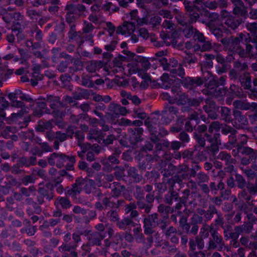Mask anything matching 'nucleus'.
<instances>
[{
    "label": "nucleus",
    "instance_id": "nucleus-28",
    "mask_svg": "<svg viewBox=\"0 0 257 257\" xmlns=\"http://www.w3.org/2000/svg\"><path fill=\"white\" fill-rule=\"evenodd\" d=\"M217 110L220 114L221 119L227 123H230L232 121V113H231L230 109L227 107L219 106V108Z\"/></svg>",
    "mask_w": 257,
    "mask_h": 257
},
{
    "label": "nucleus",
    "instance_id": "nucleus-15",
    "mask_svg": "<svg viewBox=\"0 0 257 257\" xmlns=\"http://www.w3.org/2000/svg\"><path fill=\"white\" fill-rule=\"evenodd\" d=\"M70 157L64 154L53 153L48 158V162L50 165L54 166L56 160V166L60 168L64 166V163L69 159Z\"/></svg>",
    "mask_w": 257,
    "mask_h": 257
},
{
    "label": "nucleus",
    "instance_id": "nucleus-55",
    "mask_svg": "<svg viewBox=\"0 0 257 257\" xmlns=\"http://www.w3.org/2000/svg\"><path fill=\"white\" fill-rule=\"evenodd\" d=\"M247 30L251 34V37L253 38L257 34V23L255 22L247 23L246 24Z\"/></svg>",
    "mask_w": 257,
    "mask_h": 257
},
{
    "label": "nucleus",
    "instance_id": "nucleus-46",
    "mask_svg": "<svg viewBox=\"0 0 257 257\" xmlns=\"http://www.w3.org/2000/svg\"><path fill=\"white\" fill-rule=\"evenodd\" d=\"M134 196L137 200L144 199L145 192L143 187L139 185H136L134 191Z\"/></svg>",
    "mask_w": 257,
    "mask_h": 257
},
{
    "label": "nucleus",
    "instance_id": "nucleus-1",
    "mask_svg": "<svg viewBox=\"0 0 257 257\" xmlns=\"http://www.w3.org/2000/svg\"><path fill=\"white\" fill-rule=\"evenodd\" d=\"M233 5L232 14L225 10L221 11L222 19H225L224 24L232 30H235L249 17L248 7L242 0H230Z\"/></svg>",
    "mask_w": 257,
    "mask_h": 257
},
{
    "label": "nucleus",
    "instance_id": "nucleus-29",
    "mask_svg": "<svg viewBox=\"0 0 257 257\" xmlns=\"http://www.w3.org/2000/svg\"><path fill=\"white\" fill-rule=\"evenodd\" d=\"M127 176L132 178L135 183L140 182L143 179L141 175L138 173V170L135 167H130L127 169Z\"/></svg>",
    "mask_w": 257,
    "mask_h": 257
},
{
    "label": "nucleus",
    "instance_id": "nucleus-20",
    "mask_svg": "<svg viewBox=\"0 0 257 257\" xmlns=\"http://www.w3.org/2000/svg\"><path fill=\"white\" fill-rule=\"evenodd\" d=\"M8 97L10 100H13L15 99H18V98H20L22 100L32 103V104L30 105V106H34L35 100L29 95H27L23 93L22 91L20 89H17L14 92L9 93Z\"/></svg>",
    "mask_w": 257,
    "mask_h": 257
},
{
    "label": "nucleus",
    "instance_id": "nucleus-36",
    "mask_svg": "<svg viewBox=\"0 0 257 257\" xmlns=\"http://www.w3.org/2000/svg\"><path fill=\"white\" fill-rule=\"evenodd\" d=\"M240 81L243 83V87L244 89L249 90L250 93L253 88H251V77L249 76L248 73H244L243 74V77L242 78L241 76L239 77Z\"/></svg>",
    "mask_w": 257,
    "mask_h": 257
},
{
    "label": "nucleus",
    "instance_id": "nucleus-30",
    "mask_svg": "<svg viewBox=\"0 0 257 257\" xmlns=\"http://www.w3.org/2000/svg\"><path fill=\"white\" fill-rule=\"evenodd\" d=\"M116 225L119 228L125 230L127 227L130 226L134 227L136 226V223L133 220V219L130 217H124L122 220L118 221L116 223Z\"/></svg>",
    "mask_w": 257,
    "mask_h": 257
},
{
    "label": "nucleus",
    "instance_id": "nucleus-34",
    "mask_svg": "<svg viewBox=\"0 0 257 257\" xmlns=\"http://www.w3.org/2000/svg\"><path fill=\"white\" fill-rule=\"evenodd\" d=\"M145 177L147 181L154 182L155 183L160 178V174L158 171L154 169L151 171H147L145 174Z\"/></svg>",
    "mask_w": 257,
    "mask_h": 257
},
{
    "label": "nucleus",
    "instance_id": "nucleus-32",
    "mask_svg": "<svg viewBox=\"0 0 257 257\" xmlns=\"http://www.w3.org/2000/svg\"><path fill=\"white\" fill-rule=\"evenodd\" d=\"M217 159L225 162L226 164H234L236 162V160L231 157L230 154L226 153L224 151L220 152L217 156Z\"/></svg>",
    "mask_w": 257,
    "mask_h": 257
},
{
    "label": "nucleus",
    "instance_id": "nucleus-47",
    "mask_svg": "<svg viewBox=\"0 0 257 257\" xmlns=\"http://www.w3.org/2000/svg\"><path fill=\"white\" fill-rule=\"evenodd\" d=\"M235 178L236 186H237L238 188L243 189L245 187L247 188V183L242 175L239 174H235Z\"/></svg>",
    "mask_w": 257,
    "mask_h": 257
},
{
    "label": "nucleus",
    "instance_id": "nucleus-41",
    "mask_svg": "<svg viewBox=\"0 0 257 257\" xmlns=\"http://www.w3.org/2000/svg\"><path fill=\"white\" fill-rule=\"evenodd\" d=\"M2 9L5 12L2 19L7 24H10L13 19H19L21 16L19 13H9L6 9L3 8Z\"/></svg>",
    "mask_w": 257,
    "mask_h": 257
},
{
    "label": "nucleus",
    "instance_id": "nucleus-52",
    "mask_svg": "<svg viewBox=\"0 0 257 257\" xmlns=\"http://www.w3.org/2000/svg\"><path fill=\"white\" fill-rule=\"evenodd\" d=\"M135 60L141 62L143 69L146 71L150 68V63L146 58L143 57L137 56L135 58Z\"/></svg>",
    "mask_w": 257,
    "mask_h": 257
},
{
    "label": "nucleus",
    "instance_id": "nucleus-64",
    "mask_svg": "<svg viewBox=\"0 0 257 257\" xmlns=\"http://www.w3.org/2000/svg\"><path fill=\"white\" fill-rule=\"evenodd\" d=\"M154 185L160 194L165 192L167 190V184L165 182H157V181L154 183Z\"/></svg>",
    "mask_w": 257,
    "mask_h": 257
},
{
    "label": "nucleus",
    "instance_id": "nucleus-39",
    "mask_svg": "<svg viewBox=\"0 0 257 257\" xmlns=\"http://www.w3.org/2000/svg\"><path fill=\"white\" fill-rule=\"evenodd\" d=\"M220 130H221V133L224 135H234L237 134V131L234 127L226 124H223L220 123Z\"/></svg>",
    "mask_w": 257,
    "mask_h": 257
},
{
    "label": "nucleus",
    "instance_id": "nucleus-33",
    "mask_svg": "<svg viewBox=\"0 0 257 257\" xmlns=\"http://www.w3.org/2000/svg\"><path fill=\"white\" fill-rule=\"evenodd\" d=\"M240 234H249L253 230V226L250 222L244 221L241 225L236 226Z\"/></svg>",
    "mask_w": 257,
    "mask_h": 257
},
{
    "label": "nucleus",
    "instance_id": "nucleus-59",
    "mask_svg": "<svg viewBox=\"0 0 257 257\" xmlns=\"http://www.w3.org/2000/svg\"><path fill=\"white\" fill-rule=\"evenodd\" d=\"M106 216L111 221L115 222L118 221L119 216L116 210L111 209L108 211Z\"/></svg>",
    "mask_w": 257,
    "mask_h": 257
},
{
    "label": "nucleus",
    "instance_id": "nucleus-14",
    "mask_svg": "<svg viewBox=\"0 0 257 257\" xmlns=\"http://www.w3.org/2000/svg\"><path fill=\"white\" fill-rule=\"evenodd\" d=\"M206 77L202 78L200 77L185 78L182 82L183 86L189 90H193L197 86L202 85L204 81H207Z\"/></svg>",
    "mask_w": 257,
    "mask_h": 257
},
{
    "label": "nucleus",
    "instance_id": "nucleus-17",
    "mask_svg": "<svg viewBox=\"0 0 257 257\" xmlns=\"http://www.w3.org/2000/svg\"><path fill=\"white\" fill-rule=\"evenodd\" d=\"M85 180L82 177H78L75 182L72 185L71 188L67 190V194L69 196H76L82 191L83 185L85 184Z\"/></svg>",
    "mask_w": 257,
    "mask_h": 257
},
{
    "label": "nucleus",
    "instance_id": "nucleus-3",
    "mask_svg": "<svg viewBox=\"0 0 257 257\" xmlns=\"http://www.w3.org/2000/svg\"><path fill=\"white\" fill-rule=\"evenodd\" d=\"M193 137L199 147L204 148L206 145V141L210 143L207 150L213 155H216L219 151V146L221 145L220 134L215 133L212 136L211 134L205 133L204 135L193 133Z\"/></svg>",
    "mask_w": 257,
    "mask_h": 257
},
{
    "label": "nucleus",
    "instance_id": "nucleus-57",
    "mask_svg": "<svg viewBox=\"0 0 257 257\" xmlns=\"http://www.w3.org/2000/svg\"><path fill=\"white\" fill-rule=\"evenodd\" d=\"M6 181L5 182L6 186L11 188L12 186H16L18 184L17 180L11 175L6 176Z\"/></svg>",
    "mask_w": 257,
    "mask_h": 257
},
{
    "label": "nucleus",
    "instance_id": "nucleus-18",
    "mask_svg": "<svg viewBox=\"0 0 257 257\" xmlns=\"http://www.w3.org/2000/svg\"><path fill=\"white\" fill-rule=\"evenodd\" d=\"M130 133L129 141L133 145H135L137 143L143 140L142 135L144 129L142 127H134L128 130Z\"/></svg>",
    "mask_w": 257,
    "mask_h": 257
},
{
    "label": "nucleus",
    "instance_id": "nucleus-4",
    "mask_svg": "<svg viewBox=\"0 0 257 257\" xmlns=\"http://www.w3.org/2000/svg\"><path fill=\"white\" fill-rule=\"evenodd\" d=\"M143 216L144 231L146 235H152L156 233L154 229L157 226L162 230H165L167 226V222L164 219L159 218L157 213L143 215Z\"/></svg>",
    "mask_w": 257,
    "mask_h": 257
},
{
    "label": "nucleus",
    "instance_id": "nucleus-24",
    "mask_svg": "<svg viewBox=\"0 0 257 257\" xmlns=\"http://www.w3.org/2000/svg\"><path fill=\"white\" fill-rule=\"evenodd\" d=\"M104 238V235H102L100 232L93 231L91 234L88 236L87 241L89 244L93 246H100L101 241Z\"/></svg>",
    "mask_w": 257,
    "mask_h": 257
},
{
    "label": "nucleus",
    "instance_id": "nucleus-25",
    "mask_svg": "<svg viewBox=\"0 0 257 257\" xmlns=\"http://www.w3.org/2000/svg\"><path fill=\"white\" fill-rule=\"evenodd\" d=\"M164 202L169 205L173 202L181 203L179 193L176 191L168 192L164 196Z\"/></svg>",
    "mask_w": 257,
    "mask_h": 257
},
{
    "label": "nucleus",
    "instance_id": "nucleus-40",
    "mask_svg": "<svg viewBox=\"0 0 257 257\" xmlns=\"http://www.w3.org/2000/svg\"><path fill=\"white\" fill-rule=\"evenodd\" d=\"M168 112L171 114L177 116L179 113V108L171 104H166L163 110L161 111V114L162 115H166Z\"/></svg>",
    "mask_w": 257,
    "mask_h": 257
},
{
    "label": "nucleus",
    "instance_id": "nucleus-7",
    "mask_svg": "<svg viewBox=\"0 0 257 257\" xmlns=\"http://www.w3.org/2000/svg\"><path fill=\"white\" fill-rule=\"evenodd\" d=\"M38 100H45L50 104V107L53 109L52 114L54 116L61 117L63 115L61 109L64 108L65 106L63 102L60 101V98L59 96L50 95H47L46 97H41Z\"/></svg>",
    "mask_w": 257,
    "mask_h": 257
},
{
    "label": "nucleus",
    "instance_id": "nucleus-16",
    "mask_svg": "<svg viewBox=\"0 0 257 257\" xmlns=\"http://www.w3.org/2000/svg\"><path fill=\"white\" fill-rule=\"evenodd\" d=\"M208 75L211 77L207 83H205V86L210 89H216L219 86H224L226 81V76L218 78L216 76H213L211 72H207Z\"/></svg>",
    "mask_w": 257,
    "mask_h": 257
},
{
    "label": "nucleus",
    "instance_id": "nucleus-26",
    "mask_svg": "<svg viewBox=\"0 0 257 257\" xmlns=\"http://www.w3.org/2000/svg\"><path fill=\"white\" fill-rule=\"evenodd\" d=\"M173 170L176 171V174H179L185 178V180H188V172L190 171L189 166L185 164H182L178 166L171 165Z\"/></svg>",
    "mask_w": 257,
    "mask_h": 257
},
{
    "label": "nucleus",
    "instance_id": "nucleus-53",
    "mask_svg": "<svg viewBox=\"0 0 257 257\" xmlns=\"http://www.w3.org/2000/svg\"><path fill=\"white\" fill-rule=\"evenodd\" d=\"M78 245L70 243H63L59 247V250L62 252L66 251L70 252L71 250H75Z\"/></svg>",
    "mask_w": 257,
    "mask_h": 257
},
{
    "label": "nucleus",
    "instance_id": "nucleus-54",
    "mask_svg": "<svg viewBox=\"0 0 257 257\" xmlns=\"http://www.w3.org/2000/svg\"><path fill=\"white\" fill-rule=\"evenodd\" d=\"M11 101V106L13 107L20 108V110L27 111V107L25 104L22 101L18 100L15 99Z\"/></svg>",
    "mask_w": 257,
    "mask_h": 257
},
{
    "label": "nucleus",
    "instance_id": "nucleus-8",
    "mask_svg": "<svg viewBox=\"0 0 257 257\" xmlns=\"http://www.w3.org/2000/svg\"><path fill=\"white\" fill-rule=\"evenodd\" d=\"M174 100H175V103L178 106H182V107L189 106L190 107H197L203 101L204 98L201 97L191 98L187 93L183 92L178 95V97L175 98Z\"/></svg>",
    "mask_w": 257,
    "mask_h": 257
},
{
    "label": "nucleus",
    "instance_id": "nucleus-21",
    "mask_svg": "<svg viewBox=\"0 0 257 257\" xmlns=\"http://www.w3.org/2000/svg\"><path fill=\"white\" fill-rule=\"evenodd\" d=\"M240 233L236 226L232 227L230 225H226L225 228L223 229V235L225 240L238 239Z\"/></svg>",
    "mask_w": 257,
    "mask_h": 257
},
{
    "label": "nucleus",
    "instance_id": "nucleus-31",
    "mask_svg": "<svg viewBox=\"0 0 257 257\" xmlns=\"http://www.w3.org/2000/svg\"><path fill=\"white\" fill-rule=\"evenodd\" d=\"M54 205L56 206L60 205L62 208L65 209H69L72 206L70 200L67 197H57L54 202Z\"/></svg>",
    "mask_w": 257,
    "mask_h": 257
},
{
    "label": "nucleus",
    "instance_id": "nucleus-61",
    "mask_svg": "<svg viewBox=\"0 0 257 257\" xmlns=\"http://www.w3.org/2000/svg\"><path fill=\"white\" fill-rule=\"evenodd\" d=\"M141 172H145L147 169L151 168V164H149L145 159H140L138 166Z\"/></svg>",
    "mask_w": 257,
    "mask_h": 257
},
{
    "label": "nucleus",
    "instance_id": "nucleus-38",
    "mask_svg": "<svg viewBox=\"0 0 257 257\" xmlns=\"http://www.w3.org/2000/svg\"><path fill=\"white\" fill-rule=\"evenodd\" d=\"M136 202L140 210L143 211L146 214H149L153 206L152 204L146 203L144 199L138 200Z\"/></svg>",
    "mask_w": 257,
    "mask_h": 257
},
{
    "label": "nucleus",
    "instance_id": "nucleus-13",
    "mask_svg": "<svg viewBox=\"0 0 257 257\" xmlns=\"http://www.w3.org/2000/svg\"><path fill=\"white\" fill-rule=\"evenodd\" d=\"M108 110L110 111L106 113V115L110 117L111 120L113 121L117 115H125L128 113L126 107L122 106L120 104L111 102L108 106Z\"/></svg>",
    "mask_w": 257,
    "mask_h": 257
},
{
    "label": "nucleus",
    "instance_id": "nucleus-43",
    "mask_svg": "<svg viewBox=\"0 0 257 257\" xmlns=\"http://www.w3.org/2000/svg\"><path fill=\"white\" fill-rule=\"evenodd\" d=\"M170 71L173 77L178 76L183 78L185 75V69L182 64H180L177 68H173L170 69Z\"/></svg>",
    "mask_w": 257,
    "mask_h": 257
},
{
    "label": "nucleus",
    "instance_id": "nucleus-48",
    "mask_svg": "<svg viewBox=\"0 0 257 257\" xmlns=\"http://www.w3.org/2000/svg\"><path fill=\"white\" fill-rule=\"evenodd\" d=\"M225 187L224 183L221 181H219V182L216 183L215 182H211L209 184V188L210 190L214 192L215 194H217V192L218 190H222Z\"/></svg>",
    "mask_w": 257,
    "mask_h": 257
},
{
    "label": "nucleus",
    "instance_id": "nucleus-27",
    "mask_svg": "<svg viewBox=\"0 0 257 257\" xmlns=\"http://www.w3.org/2000/svg\"><path fill=\"white\" fill-rule=\"evenodd\" d=\"M181 110L182 112H188V116L185 120H195L197 123H199V117L198 113L190 107L189 106L186 107H181Z\"/></svg>",
    "mask_w": 257,
    "mask_h": 257
},
{
    "label": "nucleus",
    "instance_id": "nucleus-23",
    "mask_svg": "<svg viewBox=\"0 0 257 257\" xmlns=\"http://www.w3.org/2000/svg\"><path fill=\"white\" fill-rule=\"evenodd\" d=\"M250 42L252 43V39L249 34V39H247L246 42H244L243 45H245V49L243 47L238 52V55L241 58H246L250 57L253 55V47L250 44Z\"/></svg>",
    "mask_w": 257,
    "mask_h": 257
},
{
    "label": "nucleus",
    "instance_id": "nucleus-49",
    "mask_svg": "<svg viewBox=\"0 0 257 257\" xmlns=\"http://www.w3.org/2000/svg\"><path fill=\"white\" fill-rule=\"evenodd\" d=\"M26 14L33 22H37L38 18L41 16V12L33 9L28 10Z\"/></svg>",
    "mask_w": 257,
    "mask_h": 257
},
{
    "label": "nucleus",
    "instance_id": "nucleus-37",
    "mask_svg": "<svg viewBox=\"0 0 257 257\" xmlns=\"http://www.w3.org/2000/svg\"><path fill=\"white\" fill-rule=\"evenodd\" d=\"M56 140L54 142L53 148L55 150L59 148L60 143H62L67 139V137L65 133H62L61 131L56 132Z\"/></svg>",
    "mask_w": 257,
    "mask_h": 257
},
{
    "label": "nucleus",
    "instance_id": "nucleus-51",
    "mask_svg": "<svg viewBox=\"0 0 257 257\" xmlns=\"http://www.w3.org/2000/svg\"><path fill=\"white\" fill-rule=\"evenodd\" d=\"M204 58L205 60L204 65L206 67L212 68L213 66V63L212 60L214 59H216V55L211 54H205Z\"/></svg>",
    "mask_w": 257,
    "mask_h": 257
},
{
    "label": "nucleus",
    "instance_id": "nucleus-45",
    "mask_svg": "<svg viewBox=\"0 0 257 257\" xmlns=\"http://www.w3.org/2000/svg\"><path fill=\"white\" fill-rule=\"evenodd\" d=\"M141 231V227L135 228L133 230L134 238L139 243H145V237Z\"/></svg>",
    "mask_w": 257,
    "mask_h": 257
},
{
    "label": "nucleus",
    "instance_id": "nucleus-5",
    "mask_svg": "<svg viewBox=\"0 0 257 257\" xmlns=\"http://www.w3.org/2000/svg\"><path fill=\"white\" fill-rule=\"evenodd\" d=\"M200 232L204 234L205 237H207L209 232L210 233L211 237L209 238L208 243V250L217 249L218 251L222 250L225 245L224 242L221 235L215 228L211 226L208 230L207 228L203 227L201 229Z\"/></svg>",
    "mask_w": 257,
    "mask_h": 257
},
{
    "label": "nucleus",
    "instance_id": "nucleus-50",
    "mask_svg": "<svg viewBox=\"0 0 257 257\" xmlns=\"http://www.w3.org/2000/svg\"><path fill=\"white\" fill-rule=\"evenodd\" d=\"M183 5L185 7L186 11L189 13L193 12L195 10H199V8L195 5L194 2H191L188 0H184Z\"/></svg>",
    "mask_w": 257,
    "mask_h": 257
},
{
    "label": "nucleus",
    "instance_id": "nucleus-60",
    "mask_svg": "<svg viewBox=\"0 0 257 257\" xmlns=\"http://www.w3.org/2000/svg\"><path fill=\"white\" fill-rule=\"evenodd\" d=\"M81 85L88 88H92L94 83L90 79V78L88 75L82 76L81 80Z\"/></svg>",
    "mask_w": 257,
    "mask_h": 257
},
{
    "label": "nucleus",
    "instance_id": "nucleus-12",
    "mask_svg": "<svg viewBox=\"0 0 257 257\" xmlns=\"http://www.w3.org/2000/svg\"><path fill=\"white\" fill-rule=\"evenodd\" d=\"M231 123L233 127L236 129H244L248 124L247 117L238 110L234 109L232 111Z\"/></svg>",
    "mask_w": 257,
    "mask_h": 257
},
{
    "label": "nucleus",
    "instance_id": "nucleus-62",
    "mask_svg": "<svg viewBox=\"0 0 257 257\" xmlns=\"http://www.w3.org/2000/svg\"><path fill=\"white\" fill-rule=\"evenodd\" d=\"M195 29H194L192 25H188V26L186 27V28L183 31L184 36L186 38H189L192 36H194Z\"/></svg>",
    "mask_w": 257,
    "mask_h": 257
},
{
    "label": "nucleus",
    "instance_id": "nucleus-44",
    "mask_svg": "<svg viewBox=\"0 0 257 257\" xmlns=\"http://www.w3.org/2000/svg\"><path fill=\"white\" fill-rule=\"evenodd\" d=\"M183 123V120L178 119L176 122L171 126L170 128V132L173 134L180 133L182 131Z\"/></svg>",
    "mask_w": 257,
    "mask_h": 257
},
{
    "label": "nucleus",
    "instance_id": "nucleus-35",
    "mask_svg": "<svg viewBox=\"0 0 257 257\" xmlns=\"http://www.w3.org/2000/svg\"><path fill=\"white\" fill-rule=\"evenodd\" d=\"M204 216L206 220H211L214 214H217L219 211L217 210L215 206L213 204H209L207 210H203Z\"/></svg>",
    "mask_w": 257,
    "mask_h": 257
},
{
    "label": "nucleus",
    "instance_id": "nucleus-22",
    "mask_svg": "<svg viewBox=\"0 0 257 257\" xmlns=\"http://www.w3.org/2000/svg\"><path fill=\"white\" fill-rule=\"evenodd\" d=\"M75 22H72V23H68L69 25V31L68 33V37L69 39V42H71L74 40H76L77 38H79L80 40V43L79 46L82 44L84 41L82 40V37L81 36V33L80 31H77L76 25L75 24Z\"/></svg>",
    "mask_w": 257,
    "mask_h": 257
},
{
    "label": "nucleus",
    "instance_id": "nucleus-19",
    "mask_svg": "<svg viewBox=\"0 0 257 257\" xmlns=\"http://www.w3.org/2000/svg\"><path fill=\"white\" fill-rule=\"evenodd\" d=\"M216 60L218 63L215 67L216 72L218 75L226 73L230 69V65L226 62L225 58L221 54L216 55Z\"/></svg>",
    "mask_w": 257,
    "mask_h": 257
},
{
    "label": "nucleus",
    "instance_id": "nucleus-56",
    "mask_svg": "<svg viewBox=\"0 0 257 257\" xmlns=\"http://www.w3.org/2000/svg\"><path fill=\"white\" fill-rule=\"evenodd\" d=\"M247 189L250 195H257V178L255 180L254 183L248 182Z\"/></svg>",
    "mask_w": 257,
    "mask_h": 257
},
{
    "label": "nucleus",
    "instance_id": "nucleus-9",
    "mask_svg": "<svg viewBox=\"0 0 257 257\" xmlns=\"http://www.w3.org/2000/svg\"><path fill=\"white\" fill-rule=\"evenodd\" d=\"M54 187V184L50 183H47L42 187H39L37 190L38 195L37 196V201L39 204L44 203L45 199L50 201L53 198Z\"/></svg>",
    "mask_w": 257,
    "mask_h": 257
},
{
    "label": "nucleus",
    "instance_id": "nucleus-63",
    "mask_svg": "<svg viewBox=\"0 0 257 257\" xmlns=\"http://www.w3.org/2000/svg\"><path fill=\"white\" fill-rule=\"evenodd\" d=\"M188 132L182 130L178 135V138L180 140V142L182 144L188 143L190 141V137L188 135Z\"/></svg>",
    "mask_w": 257,
    "mask_h": 257
},
{
    "label": "nucleus",
    "instance_id": "nucleus-6",
    "mask_svg": "<svg viewBox=\"0 0 257 257\" xmlns=\"http://www.w3.org/2000/svg\"><path fill=\"white\" fill-rule=\"evenodd\" d=\"M84 5L78 4L67 3L64 8L66 12L65 20L67 23H72L81 17L86 11Z\"/></svg>",
    "mask_w": 257,
    "mask_h": 257
},
{
    "label": "nucleus",
    "instance_id": "nucleus-42",
    "mask_svg": "<svg viewBox=\"0 0 257 257\" xmlns=\"http://www.w3.org/2000/svg\"><path fill=\"white\" fill-rule=\"evenodd\" d=\"M182 193L183 195L182 197H180L181 203H177L175 206V208L178 210L182 208L183 204L184 206L186 205L187 201L190 195V190L189 189H186L182 192Z\"/></svg>",
    "mask_w": 257,
    "mask_h": 257
},
{
    "label": "nucleus",
    "instance_id": "nucleus-10",
    "mask_svg": "<svg viewBox=\"0 0 257 257\" xmlns=\"http://www.w3.org/2000/svg\"><path fill=\"white\" fill-rule=\"evenodd\" d=\"M249 39V34L240 33L236 37L231 36V46L230 50L231 52L238 54V52L242 49L241 44L246 42Z\"/></svg>",
    "mask_w": 257,
    "mask_h": 257
},
{
    "label": "nucleus",
    "instance_id": "nucleus-58",
    "mask_svg": "<svg viewBox=\"0 0 257 257\" xmlns=\"http://www.w3.org/2000/svg\"><path fill=\"white\" fill-rule=\"evenodd\" d=\"M88 117V115L80 114L78 115L74 114H71L70 115L69 120L73 123H78L80 119H86V118Z\"/></svg>",
    "mask_w": 257,
    "mask_h": 257
},
{
    "label": "nucleus",
    "instance_id": "nucleus-2",
    "mask_svg": "<svg viewBox=\"0 0 257 257\" xmlns=\"http://www.w3.org/2000/svg\"><path fill=\"white\" fill-rule=\"evenodd\" d=\"M144 124L150 133L151 140L155 144L168 135V132L162 126L159 117H148L144 121Z\"/></svg>",
    "mask_w": 257,
    "mask_h": 257
},
{
    "label": "nucleus",
    "instance_id": "nucleus-11",
    "mask_svg": "<svg viewBox=\"0 0 257 257\" xmlns=\"http://www.w3.org/2000/svg\"><path fill=\"white\" fill-rule=\"evenodd\" d=\"M242 157L240 163L243 165H247L252 163V165L257 164V150H254L251 148H243L240 152Z\"/></svg>",
    "mask_w": 257,
    "mask_h": 257
}]
</instances>
